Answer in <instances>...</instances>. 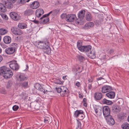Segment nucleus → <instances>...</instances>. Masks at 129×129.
<instances>
[{
  "instance_id": "obj_1",
  "label": "nucleus",
  "mask_w": 129,
  "mask_h": 129,
  "mask_svg": "<svg viewBox=\"0 0 129 129\" xmlns=\"http://www.w3.org/2000/svg\"><path fill=\"white\" fill-rule=\"evenodd\" d=\"M0 75L7 79L11 77L13 75V73L9 68L4 66L0 68Z\"/></svg>"
},
{
  "instance_id": "obj_2",
  "label": "nucleus",
  "mask_w": 129,
  "mask_h": 129,
  "mask_svg": "<svg viewBox=\"0 0 129 129\" xmlns=\"http://www.w3.org/2000/svg\"><path fill=\"white\" fill-rule=\"evenodd\" d=\"M74 115L76 117H78V118L80 120L83 119L85 117L83 111L81 110H77L75 112Z\"/></svg>"
},
{
  "instance_id": "obj_3",
  "label": "nucleus",
  "mask_w": 129,
  "mask_h": 129,
  "mask_svg": "<svg viewBox=\"0 0 129 129\" xmlns=\"http://www.w3.org/2000/svg\"><path fill=\"white\" fill-rule=\"evenodd\" d=\"M102 111L103 115L105 118L109 116L110 115V109L108 106H105L104 107L102 108Z\"/></svg>"
},
{
  "instance_id": "obj_4",
  "label": "nucleus",
  "mask_w": 129,
  "mask_h": 129,
  "mask_svg": "<svg viewBox=\"0 0 129 129\" xmlns=\"http://www.w3.org/2000/svg\"><path fill=\"white\" fill-rule=\"evenodd\" d=\"M75 18H77L76 15L73 14H69L66 16L65 19L66 21L68 22H72L74 21Z\"/></svg>"
},
{
  "instance_id": "obj_5",
  "label": "nucleus",
  "mask_w": 129,
  "mask_h": 129,
  "mask_svg": "<svg viewBox=\"0 0 129 129\" xmlns=\"http://www.w3.org/2000/svg\"><path fill=\"white\" fill-rule=\"evenodd\" d=\"M11 30L12 32L15 35H21L23 33L22 31L19 28L12 27Z\"/></svg>"
},
{
  "instance_id": "obj_6",
  "label": "nucleus",
  "mask_w": 129,
  "mask_h": 129,
  "mask_svg": "<svg viewBox=\"0 0 129 129\" xmlns=\"http://www.w3.org/2000/svg\"><path fill=\"white\" fill-rule=\"evenodd\" d=\"M112 90V87L108 85H104L102 88V92L104 93H106Z\"/></svg>"
},
{
  "instance_id": "obj_7",
  "label": "nucleus",
  "mask_w": 129,
  "mask_h": 129,
  "mask_svg": "<svg viewBox=\"0 0 129 129\" xmlns=\"http://www.w3.org/2000/svg\"><path fill=\"white\" fill-rule=\"evenodd\" d=\"M10 67L12 69L17 70L19 68V66L16 61H13L10 64Z\"/></svg>"
},
{
  "instance_id": "obj_8",
  "label": "nucleus",
  "mask_w": 129,
  "mask_h": 129,
  "mask_svg": "<svg viewBox=\"0 0 129 129\" xmlns=\"http://www.w3.org/2000/svg\"><path fill=\"white\" fill-rule=\"evenodd\" d=\"M91 48V47L90 45L83 46L80 51L82 52L88 53L90 51Z\"/></svg>"
},
{
  "instance_id": "obj_9",
  "label": "nucleus",
  "mask_w": 129,
  "mask_h": 129,
  "mask_svg": "<svg viewBox=\"0 0 129 129\" xmlns=\"http://www.w3.org/2000/svg\"><path fill=\"white\" fill-rule=\"evenodd\" d=\"M105 119L108 123L111 125H113L115 123V121L114 119L112 118L111 116H109L105 118Z\"/></svg>"
},
{
  "instance_id": "obj_10",
  "label": "nucleus",
  "mask_w": 129,
  "mask_h": 129,
  "mask_svg": "<svg viewBox=\"0 0 129 129\" xmlns=\"http://www.w3.org/2000/svg\"><path fill=\"white\" fill-rule=\"evenodd\" d=\"M11 17L15 20H17L20 19V17L18 14L15 12H12L10 14Z\"/></svg>"
},
{
  "instance_id": "obj_11",
  "label": "nucleus",
  "mask_w": 129,
  "mask_h": 129,
  "mask_svg": "<svg viewBox=\"0 0 129 129\" xmlns=\"http://www.w3.org/2000/svg\"><path fill=\"white\" fill-rule=\"evenodd\" d=\"M121 108L119 106L116 105H114L113 106L112 111L114 113H117L120 111Z\"/></svg>"
},
{
  "instance_id": "obj_12",
  "label": "nucleus",
  "mask_w": 129,
  "mask_h": 129,
  "mask_svg": "<svg viewBox=\"0 0 129 129\" xmlns=\"http://www.w3.org/2000/svg\"><path fill=\"white\" fill-rule=\"evenodd\" d=\"M38 47L41 49L45 48L46 46H47L48 45H49V43L48 42L46 43L45 42H40L38 43Z\"/></svg>"
},
{
  "instance_id": "obj_13",
  "label": "nucleus",
  "mask_w": 129,
  "mask_h": 129,
  "mask_svg": "<svg viewBox=\"0 0 129 129\" xmlns=\"http://www.w3.org/2000/svg\"><path fill=\"white\" fill-rule=\"evenodd\" d=\"M94 110L95 113L98 116H100L102 114V108L100 106L94 108Z\"/></svg>"
},
{
  "instance_id": "obj_14",
  "label": "nucleus",
  "mask_w": 129,
  "mask_h": 129,
  "mask_svg": "<svg viewBox=\"0 0 129 129\" xmlns=\"http://www.w3.org/2000/svg\"><path fill=\"white\" fill-rule=\"evenodd\" d=\"M39 90L42 93H43L44 94H46L48 93V94L49 95H51L50 93H53V91H48L47 90L45 89V88L42 86H41Z\"/></svg>"
},
{
  "instance_id": "obj_15",
  "label": "nucleus",
  "mask_w": 129,
  "mask_h": 129,
  "mask_svg": "<svg viewBox=\"0 0 129 129\" xmlns=\"http://www.w3.org/2000/svg\"><path fill=\"white\" fill-rule=\"evenodd\" d=\"M40 6L38 2L35 1L30 5V7L33 9H36L38 8Z\"/></svg>"
},
{
  "instance_id": "obj_16",
  "label": "nucleus",
  "mask_w": 129,
  "mask_h": 129,
  "mask_svg": "<svg viewBox=\"0 0 129 129\" xmlns=\"http://www.w3.org/2000/svg\"><path fill=\"white\" fill-rule=\"evenodd\" d=\"M85 11L84 10H82L80 11L78 14V17L79 19L81 20H82L83 18L84 17V14Z\"/></svg>"
},
{
  "instance_id": "obj_17",
  "label": "nucleus",
  "mask_w": 129,
  "mask_h": 129,
  "mask_svg": "<svg viewBox=\"0 0 129 129\" xmlns=\"http://www.w3.org/2000/svg\"><path fill=\"white\" fill-rule=\"evenodd\" d=\"M41 20L39 21L40 24H44L46 23L49 21V18L48 17H44L42 18V17L40 18Z\"/></svg>"
},
{
  "instance_id": "obj_18",
  "label": "nucleus",
  "mask_w": 129,
  "mask_h": 129,
  "mask_svg": "<svg viewBox=\"0 0 129 129\" xmlns=\"http://www.w3.org/2000/svg\"><path fill=\"white\" fill-rule=\"evenodd\" d=\"M102 96V93L96 92L94 94V98L96 100H99L101 99Z\"/></svg>"
},
{
  "instance_id": "obj_19",
  "label": "nucleus",
  "mask_w": 129,
  "mask_h": 129,
  "mask_svg": "<svg viewBox=\"0 0 129 129\" xmlns=\"http://www.w3.org/2000/svg\"><path fill=\"white\" fill-rule=\"evenodd\" d=\"M34 12V11L31 9H27L24 12V14L26 16H30Z\"/></svg>"
},
{
  "instance_id": "obj_20",
  "label": "nucleus",
  "mask_w": 129,
  "mask_h": 129,
  "mask_svg": "<svg viewBox=\"0 0 129 129\" xmlns=\"http://www.w3.org/2000/svg\"><path fill=\"white\" fill-rule=\"evenodd\" d=\"M11 41V38L9 36H6L3 39L4 42L6 44H9L10 43Z\"/></svg>"
},
{
  "instance_id": "obj_21",
  "label": "nucleus",
  "mask_w": 129,
  "mask_h": 129,
  "mask_svg": "<svg viewBox=\"0 0 129 129\" xmlns=\"http://www.w3.org/2000/svg\"><path fill=\"white\" fill-rule=\"evenodd\" d=\"M94 26V24L92 22H89L87 23L84 25V28L86 29L90 28L93 27Z\"/></svg>"
},
{
  "instance_id": "obj_22",
  "label": "nucleus",
  "mask_w": 129,
  "mask_h": 129,
  "mask_svg": "<svg viewBox=\"0 0 129 129\" xmlns=\"http://www.w3.org/2000/svg\"><path fill=\"white\" fill-rule=\"evenodd\" d=\"M106 95L110 98L114 99L115 96V92L113 91H109L106 94Z\"/></svg>"
},
{
  "instance_id": "obj_23",
  "label": "nucleus",
  "mask_w": 129,
  "mask_h": 129,
  "mask_svg": "<svg viewBox=\"0 0 129 129\" xmlns=\"http://www.w3.org/2000/svg\"><path fill=\"white\" fill-rule=\"evenodd\" d=\"M5 51L6 53L8 54H13L15 52V51L10 47L6 48L5 49Z\"/></svg>"
},
{
  "instance_id": "obj_24",
  "label": "nucleus",
  "mask_w": 129,
  "mask_h": 129,
  "mask_svg": "<svg viewBox=\"0 0 129 129\" xmlns=\"http://www.w3.org/2000/svg\"><path fill=\"white\" fill-rule=\"evenodd\" d=\"M43 51L44 53L46 54H50L51 52L50 48L49 47V45L46 46L45 48H44Z\"/></svg>"
},
{
  "instance_id": "obj_25",
  "label": "nucleus",
  "mask_w": 129,
  "mask_h": 129,
  "mask_svg": "<svg viewBox=\"0 0 129 129\" xmlns=\"http://www.w3.org/2000/svg\"><path fill=\"white\" fill-rule=\"evenodd\" d=\"M85 18L87 20L90 21L92 19V17L91 14L89 12H87L86 14Z\"/></svg>"
},
{
  "instance_id": "obj_26",
  "label": "nucleus",
  "mask_w": 129,
  "mask_h": 129,
  "mask_svg": "<svg viewBox=\"0 0 129 129\" xmlns=\"http://www.w3.org/2000/svg\"><path fill=\"white\" fill-rule=\"evenodd\" d=\"M102 103L104 104L110 105L113 104V102L110 100H108L106 99H104L102 101Z\"/></svg>"
},
{
  "instance_id": "obj_27",
  "label": "nucleus",
  "mask_w": 129,
  "mask_h": 129,
  "mask_svg": "<svg viewBox=\"0 0 129 129\" xmlns=\"http://www.w3.org/2000/svg\"><path fill=\"white\" fill-rule=\"evenodd\" d=\"M18 47V44L16 43H12L10 46V47L12 48L15 52L16 51Z\"/></svg>"
},
{
  "instance_id": "obj_28",
  "label": "nucleus",
  "mask_w": 129,
  "mask_h": 129,
  "mask_svg": "<svg viewBox=\"0 0 129 129\" xmlns=\"http://www.w3.org/2000/svg\"><path fill=\"white\" fill-rule=\"evenodd\" d=\"M13 4L12 2L7 1V2L6 3H5V4L6 5V7H7L8 9H11L13 7Z\"/></svg>"
},
{
  "instance_id": "obj_29",
  "label": "nucleus",
  "mask_w": 129,
  "mask_h": 129,
  "mask_svg": "<svg viewBox=\"0 0 129 129\" xmlns=\"http://www.w3.org/2000/svg\"><path fill=\"white\" fill-rule=\"evenodd\" d=\"M26 79V78L24 75H20L19 76L18 80L20 82H22Z\"/></svg>"
},
{
  "instance_id": "obj_30",
  "label": "nucleus",
  "mask_w": 129,
  "mask_h": 129,
  "mask_svg": "<svg viewBox=\"0 0 129 129\" xmlns=\"http://www.w3.org/2000/svg\"><path fill=\"white\" fill-rule=\"evenodd\" d=\"M6 7L3 4L0 3V11L4 12L6 11Z\"/></svg>"
},
{
  "instance_id": "obj_31",
  "label": "nucleus",
  "mask_w": 129,
  "mask_h": 129,
  "mask_svg": "<svg viewBox=\"0 0 129 129\" xmlns=\"http://www.w3.org/2000/svg\"><path fill=\"white\" fill-rule=\"evenodd\" d=\"M82 45V42L81 41L79 40L77 42V47L80 51V50L82 48L83 46Z\"/></svg>"
},
{
  "instance_id": "obj_32",
  "label": "nucleus",
  "mask_w": 129,
  "mask_h": 129,
  "mask_svg": "<svg viewBox=\"0 0 129 129\" xmlns=\"http://www.w3.org/2000/svg\"><path fill=\"white\" fill-rule=\"evenodd\" d=\"M88 56L89 57L92 59H93L95 57V52L94 51L92 52L90 51L88 53Z\"/></svg>"
},
{
  "instance_id": "obj_33",
  "label": "nucleus",
  "mask_w": 129,
  "mask_h": 129,
  "mask_svg": "<svg viewBox=\"0 0 129 129\" xmlns=\"http://www.w3.org/2000/svg\"><path fill=\"white\" fill-rule=\"evenodd\" d=\"M123 129H129V124L127 122L123 123L121 126Z\"/></svg>"
},
{
  "instance_id": "obj_34",
  "label": "nucleus",
  "mask_w": 129,
  "mask_h": 129,
  "mask_svg": "<svg viewBox=\"0 0 129 129\" xmlns=\"http://www.w3.org/2000/svg\"><path fill=\"white\" fill-rule=\"evenodd\" d=\"M26 24L23 23H19L18 25V27L19 28L22 29L26 28Z\"/></svg>"
},
{
  "instance_id": "obj_35",
  "label": "nucleus",
  "mask_w": 129,
  "mask_h": 129,
  "mask_svg": "<svg viewBox=\"0 0 129 129\" xmlns=\"http://www.w3.org/2000/svg\"><path fill=\"white\" fill-rule=\"evenodd\" d=\"M13 85V82L11 80H9L7 82L6 87L7 88H10Z\"/></svg>"
},
{
  "instance_id": "obj_36",
  "label": "nucleus",
  "mask_w": 129,
  "mask_h": 129,
  "mask_svg": "<svg viewBox=\"0 0 129 129\" xmlns=\"http://www.w3.org/2000/svg\"><path fill=\"white\" fill-rule=\"evenodd\" d=\"M8 32L7 30L3 28L0 29V34L4 35L7 33Z\"/></svg>"
},
{
  "instance_id": "obj_37",
  "label": "nucleus",
  "mask_w": 129,
  "mask_h": 129,
  "mask_svg": "<svg viewBox=\"0 0 129 129\" xmlns=\"http://www.w3.org/2000/svg\"><path fill=\"white\" fill-rule=\"evenodd\" d=\"M77 57L78 60L81 62H82L85 60V58L80 55H77Z\"/></svg>"
},
{
  "instance_id": "obj_38",
  "label": "nucleus",
  "mask_w": 129,
  "mask_h": 129,
  "mask_svg": "<svg viewBox=\"0 0 129 129\" xmlns=\"http://www.w3.org/2000/svg\"><path fill=\"white\" fill-rule=\"evenodd\" d=\"M125 116V114H123L120 115L118 116V118L120 119V120H123L125 117H126Z\"/></svg>"
},
{
  "instance_id": "obj_39",
  "label": "nucleus",
  "mask_w": 129,
  "mask_h": 129,
  "mask_svg": "<svg viewBox=\"0 0 129 129\" xmlns=\"http://www.w3.org/2000/svg\"><path fill=\"white\" fill-rule=\"evenodd\" d=\"M26 0H18L17 4H24L27 2Z\"/></svg>"
},
{
  "instance_id": "obj_40",
  "label": "nucleus",
  "mask_w": 129,
  "mask_h": 129,
  "mask_svg": "<svg viewBox=\"0 0 129 129\" xmlns=\"http://www.w3.org/2000/svg\"><path fill=\"white\" fill-rule=\"evenodd\" d=\"M77 126L76 129H81V123L80 121H79L78 120H77Z\"/></svg>"
},
{
  "instance_id": "obj_41",
  "label": "nucleus",
  "mask_w": 129,
  "mask_h": 129,
  "mask_svg": "<svg viewBox=\"0 0 129 129\" xmlns=\"http://www.w3.org/2000/svg\"><path fill=\"white\" fill-rule=\"evenodd\" d=\"M41 86V85L39 83H37L35 84L34 87L36 89L39 90Z\"/></svg>"
},
{
  "instance_id": "obj_42",
  "label": "nucleus",
  "mask_w": 129,
  "mask_h": 129,
  "mask_svg": "<svg viewBox=\"0 0 129 129\" xmlns=\"http://www.w3.org/2000/svg\"><path fill=\"white\" fill-rule=\"evenodd\" d=\"M36 12H38L39 13L41 14H43L44 13L43 10L41 9L37 10L36 11Z\"/></svg>"
},
{
  "instance_id": "obj_43",
  "label": "nucleus",
  "mask_w": 129,
  "mask_h": 129,
  "mask_svg": "<svg viewBox=\"0 0 129 129\" xmlns=\"http://www.w3.org/2000/svg\"><path fill=\"white\" fill-rule=\"evenodd\" d=\"M1 15L3 19H5L6 20H7L8 19V17L7 15L6 14L2 13L1 14Z\"/></svg>"
},
{
  "instance_id": "obj_44",
  "label": "nucleus",
  "mask_w": 129,
  "mask_h": 129,
  "mask_svg": "<svg viewBox=\"0 0 129 129\" xmlns=\"http://www.w3.org/2000/svg\"><path fill=\"white\" fill-rule=\"evenodd\" d=\"M55 83L57 84H62L63 83L60 80L58 79L57 80L55 81Z\"/></svg>"
},
{
  "instance_id": "obj_45",
  "label": "nucleus",
  "mask_w": 129,
  "mask_h": 129,
  "mask_svg": "<svg viewBox=\"0 0 129 129\" xmlns=\"http://www.w3.org/2000/svg\"><path fill=\"white\" fill-rule=\"evenodd\" d=\"M13 110L15 111H17L19 108V107L17 105H14L13 107Z\"/></svg>"
},
{
  "instance_id": "obj_46",
  "label": "nucleus",
  "mask_w": 129,
  "mask_h": 129,
  "mask_svg": "<svg viewBox=\"0 0 129 129\" xmlns=\"http://www.w3.org/2000/svg\"><path fill=\"white\" fill-rule=\"evenodd\" d=\"M56 91H57V93H60V92L62 91L61 88H60L59 87H58V88L56 87Z\"/></svg>"
},
{
  "instance_id": "obj_47",
  "label": "nucleus",
  "mask_w": 129,
  "mask_h": 129,
  "mask_svg": "<svg viewBox=\"0 0 129 129\" xmlns=\"http://www.w3.org/2000/svg\"><path fill=\"white\" fill-rule=\"evenodd\" d=\"M36 14L37 16L38 17H40L41 15L43 14H41L39 13L38 12H36Z\"/></svg>"
},
{
  "instance_id": "obj_48",
  "label": "nucleus",
  "mask_w": 129,
  "mask_h": 129,
  "mask_svg": "<svg viewBox=\"0 0 129 129\" xmlns=\"http://www.w3.org/2000/svg\"><path fill=\"white\" fill-rule=\"evenodd\" d=\"M23 86L24 87H26L27 85V82H25L22 84Z\"/></svg>"
},
{
  "instance_id": "obj_49",
  "label": "nucleus",
  "mask_w": 129,
  "mask_h": 129,
  "mask_svg": "<svg viewBox=\"0 0 129 129\" xmlns=\"http://www.w3.org/2000/svg\"><path fill=\"white\" fill-rule=\"evenodd\" d=\"M16 1L17 0H7V1H8V2H10L13 3H15Z\"/></svg>"
},
{
  "instance_id": "obj_50",
  "label": "nucleus",
  "mask_w": 129,
  "mask_h": 129,
  "mask_svg": "<svg viewBox=\"0 0 129 129\" xmlns=\"http://www.w3.org/2000/svg\"><path fill=\"white\" fill-rule=\"evenodd\" d=\"M114 51V50L113 49H110L109 51V53L110 54L112 53H113V52Z\"/></svg>"
},
{
  "instance_id": "obj_51",
  "label": "nucleus",
  "mask_w": 129,
  "mask_h": 129,
  "mask_svg": "<svg viewBox=\"0 0 129 129\" xmlns=\"http://www.w3.org/2000/svg\"><path fill=\"white\" fill-rule=\"evenodd\" d=\"M60 95L61 96H64V92L63 91H62L60 93Z\"/></svg>"
},
{
  "instance_id": "obj_52",
  "label": "nucleus",
  "mask_w": 129,
  "mask_h": 129,
  "mask_svg": "<svg viewBox=\"0 0 129 129\" xmlns=\"http://www.w3.org/2000/svg\"><path fill=\"white\" fill-rule=\"evenodd\" d=\"M92 86H91V84H89L88 85V89L89 90H90L91 89Z\"/></svg>"
},
{
  "instance_id": "obj_53",
  "label": "nucleus",
  "mask_w": 129,
  "mask_h": 129,
  "mask_svg": "<svg viewBox=\"0 0 129 129\" xmlns=\"http://www.w3.org/2000/svg\"><path fill=\"white\" fill-rule=\"evenodd\" d=\"M61 18L62 19H63L64 18V14L63 13L60 16Z\"/></svg>"
},
{
  "instance_id": "obj_54",
  "label": "nucleus",
  "mask_w": 129,
  "mask_h": 129,
  "mask_svg": "<svg viewBox=\"0 0 129 129\" xmlns=\"http://www.w3.org/2000/svg\"><path fill=\"white\" fill-rule=\"evenodd\" d=\"M50 15L49 14V13L47 14H45L42 17V18H43L44 17H47L48 16Z\"/></svg>"
},
{
  "instance_id": "obj_55",
  "label": "nucleus",
  "mask_w": 129,
  "mask_h": 129,
  "mask_svg": "<svg viewBox=\"0 0 129 129\" xmlns=\"http://www.w3.org/2000/svg\"><path fill=\"white\" fill-rule=\"evenodd\" d=\"M33 21L36 24H38L39 23V21L37 20H33Z\"/></svg>"
},
{
  "instance_id": "obj_56",
  "label": "nucleus",
  "mask_w": 129,
  "mask_h": 129,
  "mask_svg": "<svg viewBox=\"0 0 129 129\" xmlns=\"http://www.w3.org/2000/svg\"><path fill=\"white\" fill-rule=\"evenodd\" d=\"M88 82L89 83L92 82L93 81V79L92 77H91L90 79H89L88 80Z\"/></svg>"
},
{
  "instance_id": "obj_57",
  "label": "nucleus",
  "mask_w": 129,
  "mask_h": 129,
  "mask_svg": "<svg viewBox=\"0 0 129 129\" xmlns=\"http://www.w3.org/2000/svg\"><path fill=\"white\" fill-rule=\"evenodd\" d=\"M76 85L78 87H79L80 85V83L78 82H77L76 83Z\"/></svg>"
},
{
  "instance_id": "obj_58",
  "label": "nucleus",
  "mask_w": 129,
  "mask_h": 129,
  "mask_svg": "<svg viewBox=\"0 0 129 129\" xmlns=\"http://www.w3.org/2000/svg\"><path fill=\"white\" fill-rule=\"evenodd\" d=\"M104 79L103 78V77H100V78H97L96 79V80L97 81H99V80H101L102 79Z\"/></svg>"
},
{
  "instance_id": "obj_59",
  "label": "nucleus",
  "mask_w": 129,
  "mask_h": 129,
  "mask_svg": "<svg viewBox=\"0 0 129 129\" xmlns=\"http://www.w3.org/2000/svg\"><path fill=\"white\" fill-rule=\"evenodd\" d=\"M83 104H84V106H85L86 107H87V104L86 102H84Z\"/></svg>"
},
{
  "instance_id": "obj_60",
  "label": "nucleus",
  "mask_w": 129,
  "mask_h": 129,
  "mask_svg": "<svg viewBox=\"0 0 129 129\" xmlns=\"http://www.w3.org/2000/svg\"><path fill=\"white\" fill-rule=\"evenodd\" d=\"M49 120V119H44V122H45V123H47L48 122Z\"/></svg>"
},
{
  "instance_id": "obj_61",
  "label": "nucleus",
  "mask_w": 129,
  "mask_h": 129,
  "mask_svg": "<svg viewBox=\"0 0 129 129\" xmlns=\"http://www.w3.org/2000/svg\"><path fill=\"white\" fill-rule=\"evenodd\" d=\"M87 101V100L85 98H84L83 100V102H86Z\"/></svg>"
},
{
  "instance_id": "obj_62",
  "label": "nucleus",
  "mask_w": 129,
  "mask_h": 129,
  "mask_svg": "<svg viewBox=\"0 0 129 129\" xmlns=\"http://www.w3.org/2000/svg\"><path fill=\"white\" fill-rule=\"evenodd\" d=\"M79 97L80 98H83V96L81 94H79Z\"/></svg>"
},
{
  "instance_id": "obj_63",
  "label": "nucleus",
  "mask_w": 129,
  "mask_h": 129,
  "mask_svg": "<svg viewBox=\"0 0 129 129\" xmlns=\"http://www.w3.org/2000/svg\"><path fill=\"white\" fill-rule=\"evenodd\" d=\"M3 59L2 57L0 55V62Z\"/></svg>"
},
{
  "instance_id": "obj_64",
  "label": "nucleus",
  "mask_w": 129,
  "mask_h": 129,
  "mask_svg": "<svg viewBox=\"0 0 129 129\" xmlns=\"http://www.w3.org/2000/svg\"><path fill=\"white\" fill-rule=\"evenodd\" d=\"M78 19H77V20L76 21V23L77 24H79L80 23L79 22L77 21Z\"/></svg>"
}]
</instances>
